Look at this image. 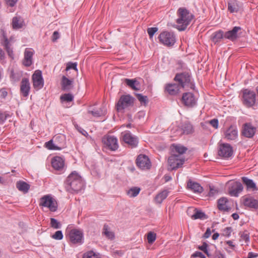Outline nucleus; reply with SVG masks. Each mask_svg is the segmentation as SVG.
<instances>
[{
    "instance_id": "1",
    "label": "nucleus",
    "mask_w": 258,
    "mask_h": 258,
    "mask_svg": "<svg viewBox=\"0 0 258 258\" xmlns=\"http://www.w3.org/2000/svg\"><path fill=\"white\" fill-rule=\"evenodd\" d=\"M174 81L176 83L169 84L165 87V90L171 95H176L181 88H184L190 82L189 75L187 73L177 74Z\"/></svg>"
},
{
    "instance_id": "2",
    "label": "nucleus",
    "mask_w": 258,
    "mask_h": 258,
    "mask_svg": "<svg viewBox=\"0 0 258 258\" xmlns=\"http://www.w3.org/2000/svg\"><path fill=\"white\" fill-rule=\"evenodd\" d=\"M65 187L67 191L71 193L78 192L83 189L84 182L81 176L74 171L68 176Z\"/></svg>"
},
{
    "instance_id": "3",
    "label": "nucleus",
    "mask_w": 258,
    "mask_h": 258,
    "mask_svg": "<svg viewBox=\"0 0 258 258\" xmlns=\"http://www.w3.org/2000/svg\"><path fill=\"white\" fill-rule=\"evenodd\" d=\"M177 25L175 27L179 31H184L190 24L194 15L185 8H179L177 11Z\"/></svg>"
},
{
    "instance_id": "4",
    "label": "nucleus",
    "mask_w": 258,
    "mask_h": 258,
    "mask_svg": "<svg viewBox=\"0 0 258 258\" xmlns=\"http://www.w3.org/2000/svg\"><path fill=\"white\" fill-rule=\"evenodd\" d=\"M158 39L161 43L168 47L172 46L176 42L175 35L172 32H162L159 34Z\"/></svg>"
},
{
    "instance_id": "5",
    "label": "nucleus",
    "mask_w": 258,
    "mask_h": 258,
    "mask_svg": "<svg viewBox=\"0 0 258 258\" xmlns=\"http://www.w3.org/2000/svg\"><path fill=\"white\" fill-rule=\"evenodd\" d=\"M39 206L48 208L51 212H55L57 209L56 201L49 195H45L40 198Z\"/></svg>"
},
{
    "instance_id": "6",
    "label": "nucleus",
    "mask_w": 258,
    "mask_h": 258,
    "mask_svg": "<svg viewBox=\"0 0 258 258\" xmlns=\"http://www.w3.org/2000/svg\"><path fill=\"white\" fill-rule=\"evenodd\" d=\"M184 161L185 158L183 155L173 153L168 158L169 169L170 170L176 169L181 167Z\"/></svg>"
},
{
    "instance_id": "7",
    "label": "nucleus",
    "mask_w": 258,
    "mask_h": 258,
    "mask_svg": "<svg viewBox=\"0 0 258 258\" xmlns=\"http://www.w3.org/2000/svg\"><path fill=\"white\" fill-rule=\"evenodd\" d=\"M256 102L255 94L253 91L245 89L243 92V102L247 107H252Z\"/></svg>"
},
{
    "instance_id": "8",
    "label": "nucleus",
    "mask_w": 258,
    "mask_h": 258,
    "mask_svg": "<svg viewBox=\"0 0 258 258\" xmlns=\"http://www.w3.org/2000/svg\"><path fill=\"white\" fill-rule=\"evenodd\" d=\"M134 99L130 95H122L118 101L116 108L118 111H121L132 105Z\"/></svg>"
},
{
    "instance_id": "9",
    "label": "nucleus",
    "mask_w": 258,
    "mask_h": 258,
    "mask_svg": "<svg viewBox=\"0 0 258 258\" xmlns=\"http://www.w3.org/2000/svg\"><path fill=\"white\" fill-rule=\"evenodd\" d=\"M70 241L74 244H81L83 243V233L78 229H72L69 233Z\"/></svg>"
},
{
    "instance_id": "10",
    "label": "nucleus",
    "mask_w": 258,
    "mask_h": 258,
    "mask_svg": "<svg viewBox=\"0 0 258 258\" xmlns=\"http://www.w3.org/2000/svg\"><path fill=\"white\" fill-rule=\"evenodd\" d=\"M102 143L112 151H115L118 148L117 139L114 136H106L102 140Z\"/></svg>"
},
{
    "instance_id": "11",
    "label": "nucleus",
    "mask_w": 258,
    "mask_h": 258,
    "mask_svg": "<svg viewBox=\"0 0 258 258\" xmlns=\"http://www.w3.org/2000/svg\"><path fill=\"white\" fill-rule=\"evenodd\" d=\"M34 88L37 90L41 89L44 85V81L42 76V72L36 70L32 77Z\"/></svg>"
},
{
    "instance_id": "12",
    "label": "nucleus",
    "mask_w": 258,
    "mask_h": 258,
    "mask_svg": "<svg viewBox=\"0 0 258 258\" xmlns=\"http://www.w3.org/2000/svg\"><path fill=\"white\" fill-rule=\"evenodd\" d=\"M218 154L223 158H228L233 154L232 147L227 143L222 144L219 146Z\"/></svg>"
},
{
    "instance_id": "13",
    "label": "nucleus",
    "mask_w": 258,
    "mask_h": 258,
    "mask_svg": "<svg viewBox=\"0 0 258 258\" xmlns=\"http://www.w3.org/2000/svg\"><path fill=\"white\" fill-rule=\"evenodd\" d=\"M34 51L33 49L27 48L24 52V58L22 60V64L27 67L31 66L33 63V56Z\"/></svg>"
},
{
    "instance_id": "14",
    "label": "nucleus",
    "mask_w": 258,
    "mask_h": 258,
    "mask_svg": "<svg viewBox=\"0 0 258 258\" xmlns=\"http://www.w3.org/2000/svg\"><path fill=\"white\" fill-rule=\"evenodd\" d=\"M1 34L3 37L1 40L2 44L4 46L5 49L6 50L9 56L13 59L14 57V54L13 53V49L11 47V45L8 39L7 38L6 34L4 30H1Z\"/></svg>"
},
{
    "instance_id": "15",
    "label": "nucleus",
    "mask_w": 258,
    "mask_h": 258,
    "mask_svg": "<svg viewBox=\"0 0 258 258\" xmlns=\"http://www.w3.org/2000/svg\"><path fill=\"white\" fill-rule=\"evenodd\" d=\"M137 164L142 169H149L151 166L150 161L148 156L142 154L138 157Z\"/></svg>"
},
{
    "instance_id": "16",
    "label": "nucleus",
    "mask_w": 258,
    "mask_h": 258,
    "mask_svg": "<svg viewBox=\"0 0 258 258\" xmlns=\"http://www.w3.org/2000/svg\"><path fill=\"white\" fill-rule=\"evenodd\" d=\"M123 134V141L130 146L132 148H135L137 146L138 140L137 137L132 135L130 132H125Z\"/></svg>"
},
{
    "instance_id": "17",
    "label": "nucleus",
    "mask_w": 258,
    "mask_h": 258,
    "mask_svg": "<svg viewBox=\"0 0 258 258\" xmlns=\"http://www.w3.org/2000/svg\"><path fill=\"white\" fill-rule=\"evenodd\" d=\"M225 138L227 140H234L238 137V131L235 126L231 125L224 133Z\"/></svg>"
},
{
    "instance_id": "18",
    "label": "nucleus",
    "mask_w": 258,
    "mask_h": 258,
    "mask_svg": "<svg viewBox=\"0 0 258 258\" xmlns=\"http://www.w3.org/2000/svg\"><path fill=\"white\" fill-rule=\"evenodd\" d=\"M256 128L249 123H246L243 124L242 134L247 138L252 137L255 133Z\"/></svg>"
},
{
    "instance_id": "19",
    "label": "nucleus",
    "mask_w": 258,
    "mask_h": 258,
    "mask_svg": "<svg viewBox=\"0 0 258 258\" xmlns=\"http://www.w3.org/2000/svg\"><path fill=\"white\" fill-rule=\"evenodd\" d=\"M182 103L186 106L192 107L196 104L194 95L191 93H184L182 97Z\"/></svg>"
},
{
    "instance_id": "20",
    "label": "nucleus",
    "mask_w": 258,
    "mask_h": 258,
    "mask_svg": "<svg viewBox=\"0 0 258 258\" xmlns=\"http://www.w3.org/2000/svg\"><path fill=\"white\" fill-rule=\"evenodd\" d=\"M243 186L240 182H234L231 188H229V194L232 196L237 197L242 191Z\"/></svg>"
},
{
    "instance_id": "21",
    "label": "nucleus",
    "mask_w": 258,
    "mask_h": 258,
    "mask_svg": "<svg viewBox=\"0 0 258 258\" xmlns=\"http://www.w3.org/2000/svg\"><path fill=\"white\" fill-rule=\"evenodd\" d=\"M30 86L28 79H23L21 82L20 91L24 97H27L30 91Z\"/></svg>"
},
{
    "instance_id": "22",
    "label": "nucleus",
    "mask_w": 258,
    "mask_h": 258,
    "mask_svg": "<svg viewBox=\"0 0 258 258\" xmlns=\"http://www.w3.org/2000/svg\"><path fill=\"white\" fill-rule=\"evenodd\" d=\"M187 188L195 193H202L203 191V188L201 185L196 182L189 180L187 184Z\"/></svg>"
},
{
    "instance_id": "23",
    "label": "nucleus",
    "mask_w": 258,
    "mask_h": 258,
    "mask_svg": "<svg viewBox=\"0 0 258 258\" xmlns=\"http://www.w3.org/2000/svg\"><path fill=\"white\" fill-rule=\"evenodd\" d=\"M241 29V27L235 26L232 30L226 32L224 34V37L231 40H234L237 38V32Z\"/></svg>"
},
{
    "instance_id": "24",
    "label": "nucleus",
    "mask_w": 258,
    "mask_h": 258,
    "mask_svg": "<svg viewBox=\"0 0 258 258\" xmlns=\"http://www.w3.org/2000/svg\"><path fill=\"white\" fill-rule=\"evenodd\" d=\"M25 25L23 19L20 16L13 17L12 22V26L14 29H19Z\"/></svg>"
},
{
    "instance_id": "25",
    "label": "nucleus",
    "mask_w": 258,
    "mask_h": 258,
    "mask_svg": "<svg viewBox=\"0 0 258 258\" xmlns=\"http://www.w3.org/2000/svg\"><path fill=\"white\" fill-rule=\"evenodd\" d=\"M228 200L226 198H221L218 201L217 207L219 210L224 212H228L230 210V208L228 207L227 204Z\"/></svg>"
},
{
    "instance_id": "26",
    "label": "nucleus",
    "mask_w": 258,
    "mask_h": 258,
    "mask_svg": "<svg viewBox=\"0 0 258 258\" xmlns=\"http://www.w3.org/2000/svg\"><path fill=\"white\" fill-rule=\"evenodd\" d=\"M243 204L245 206L250 208L258 209V201L252 197L245 198L244 200Z\"/></svg>"
},
{
    "instance_id": "27",
    "label": "nucleus",
    "mask_w": 258,
    "mask_h": 258,
    "mask_svg": "<svg viewBox=\"0 0 258 258\" xmlns=\"http://www.w3.org/2000/svg\"><path fill=\"white\" fill-rule=\"evenodd\" d=\"M51 164L54 169L60 170L63 168L64 166V161L63 159L60 157H55L52 159Z\"/></svg>"
},
{
    "instance_id": "28",
    "label": "nucleus",
    "mask_w": 258,
    "mask_h": 258,
    "mask_svg": "<svg viewBox=\"0 0 258 258\" xmlns=\"http://www.w3.org/2000/svg\"><path fill=\"white\" fill-rule=\"evenodd\" d=\"M124 82L133 90L136 91L140 90V83L136 79H125Z\"/></svg>"
},
{
    "instance_id": "29",
    "label": "nucleus",
    "mask_w": 258,
    "mask_h": 258,
    "mask_svg": "<svg viewBox=\"0 0 258 258\" xmlns=\"http://www.w3.org/2000/svg\"><path fill=\"white\" fill-rule=\"evenodd\" d=\"M61 88L64 91H69L73 87L72 81L68 79L66 77L63 76L61 80Z\"/></svg>"
},
{
    "instance_id": "30",
    "label": "nucleus",
    "mask_w": 258,
    "mask_h": 258,
    "mask_svg": "<svg viewBox=\"0 0 258 258\" xmlns=\"http://www.w3.org/2000/svg\"><path fill=\"white\" fill-rule=\"evenodd\" d=\"M16 185L18 189L24 193H27L30 188L29 184L23 181L18 182Z\"/></svg>"
},
{
    "instance_id": "31",
    "label": "nucleus",
    "mask_w": 258,
    "mask_h": 258,
    "mask_svg": "<svg viewBox=\"0 0 258 258\" xmlns=\"http://www.w3.org/2000/svg\"><path fill=\"white\" fill-rule=\"evenodd\" d=\"M187 150V148L181 145H173L172 152L177 155H182Z\"/></svg>"
},
{
    "instance_id": "32",
    "label": "nucleus",
    "mask_w": 258,
    "mask_h": 258,
    "mask_svg": "<svg viewBox=\"0 0 258 258\" xmlns=\"http://www.w3.org/2000/svg\"><path fill=\"white\" fill-rule=\"evenodd\" d=\"M242 180L243 183L246 185L248 189H252L253 190L256 189L255 184L251 179H250L246 177H242Z\"/></svg>"
},
{
    "instance_id": "33",
    "label": "nucleus",
    "mask_w": 258,
    "mask_h": 258,
    "mask_svg": "<svg viewBox=\"0 0 258 258\" xmlns=\"http://www.w3.org/2000/svg\"><path fill=\"white\" fill-rule=\"evenodd\" d=\"M102 233L108 239H113L114 238V233L109 230L107 224L104 225Z\"/></svg>"
},
{
    "instance_id": "34",
    "label": "nucleus",
    "mask_w": 258,
    "mask_h": 258,
    "mask_svg": "<svg viewBox=\"0 0 258 258\" xmlns=\"http://www.w3.org/2000/svg\"><path fill=\"white\" fill-rule=\"evenodd\" d=\"M183 133L185 134H189L193 132L192 125L188 122H184L181 126Z\"/></svg>"
},
{
    "instance_id": "35",
    "label": "nucleus",
    "mask_w": 258,
    "mask_h": 258,
    "mask_svg": "<svg viewBox=\"0 0 258 258\" xmlns=\"http://www.w3.org/2000/svg\"><path fill=\"white\" fill-rule=\"evenodd\" d=\"M168 196V191L164 190L158 194L155 198V202L158 204H161Z\"/></svg>"
},
{
    "instance_id": "36",
    "label": "nucleus",
    "mask_w": 258,
    "mask_h": 258,
    "mask_svg": "<svg viewBox=\"0 0 258 258\" xmlns=\"http://www.w3.org/2000/svg\"><path fill=\"white\" fill-rule=\"evenodd\" d=\"M191 218L194 220L198 219H205L207 218V216L204 213L196 209L195 213L192 214V215H191Z\"/></svg>"
},
{
    "instance_id": "37",
    "label": "nucleus",
    "mask_w": 258,
    "mask_h": 258,
    "mask_svg": "<svg viewBox=\"0 0 258 258\" xmlns=\"http://www.w3.org/2000/svg\"><path fill=\"white\" fill-rule=\"evenodd\" d=\"M223 37H224V33H223V32L222 31L220 30L219 31H217V32H215L213 34V38H212L213 41L215 43H216L218 42H219Z\"/></svg>"
},
{
    "instance_id": "38",
    "label": "nucleus",
    "mask_w": 258,
    "mask_h": 258,
    "mask_svg": "<svg viewBox=\"0 0 258 258\" xmlns=\"http://www.w3.org/2000/svg\"><path fill=\"white\" fill-rule=\"evenodd\" d=\"M140 188L138 187H134L130 189L127 192V195L131 198L135 197L139 194Z\"/></svg>"
},
{
    "instance_id": "39",
    "label": "nucleus",
    "mask_w": 258,
    "mask_h": 258,
    "mask_svg": "<svg viewBox=\"0 0 258 258\" xmlns=\"http://www.w3.org/2000/svg\"><path fill=\"white\" fill-rule=\"evenodd\" d=\"M83 258H100V256L99 253L90 250L84 253Z\"/></svg>"
},
{
    "instance_id": "40",
    "label": "nucleus",
    "mask_w": 258,
    "mask_h": 258,
    "mask_svg": "<svg viewBox=\"0 0 258 258\" xmlns=\"http://www.w3.org/2000/svg\"><path fill=\"white\" fill-rule=\"evenodd\" d=\"M228 9L231 13L237 12L238 11V6L236 2L228 3Z\"/></svg>"
},
{
    "instance_id": "41",
    "label": "nucleus",
    "mask_w": 258,
    "mask_h": 258,
    "mask_svg": "<svg viewBox=\"0 0 258 258\" xmlns=\"http://www.w3.org/2000/svg\"><path fill=\"white\" fill-rule=\"evenodd\" d=\"M46 147L49 150H59L61 149L60 147H59L55 145L52 140H50L49 141L46 142L45 143Z\"/></svg>"
},
{
    "instance_id": "42",
    "label": "nucleus",
    "mask_w": 258,
    "mask_h": 258,
    "mask_svg": "<svg viewBox=\"0 0 258 258\" xmlns=\"http://www.w3.org/2000/svg\"><path fill=\"white\" fill-rule=\"evenodd\" d=\"M136 95L137 99L142 104L146 105L148 103V100L147 96H144L139 93L136 94Z\"/></svg>"
},
{
    "instance_id": "43",
    "label": "nucleus",
    "mask_w": 258,
    "mask_h": 258,
    "mask_svg": "<svg viewBox=\"0 0 258 258\" xmlns=\"http://www.w3.org/2000/svg\"><path fill=\"white\" fill-rule=\"evenodd\" d=\"M156 235L153 232H149L147 234V240L149 243H153L156 240Z\"/></svg>"
},
{
    "instance_id": "44",
    "label": "nucleus",
    "mask_w": 258,
    "mask_h": 258,
    "mask_svg": "<svg viewBox=\"0 0 258 258\" xmlns=\"http://www.w3.org/2000/svg\"><path fill=\"white\" fill-rule=\"evenodd\" d=\"M88 112L92 114L95 117H99L104 114L105 110H103L102 109L100 108L99 110L95 111L89 110Z\"/></svg>"
},
{
    "instance_id": "45",
    "label": "nucleus",
    "mask_w": 258,
    "mask_h": 258,
    "mask_svg": "<svg viewBox=\"0 0 258 258\" xmlns=\"http://www.w3.org/2000/svg\"><path fill=\"white\" fill-rule=\"evenodd\" d=\"M51 227L54 229H59L61 227V224L54 218L50 219Z\"/></svg>"
},
{
    "instance_id": "46",
    "label": "nucleus",
    "mask_w": 258,
    "mask_h": 258,
    "mask_svg": "<svg viewBox=\"0 0 258 258\" xmlns=\"http://www.w3.org/2000/svg\"><path fill=\"white\" fill-rule=\"evenodd\" d=\"M74 97L71 94H64L61 96L60 99L62 101L70 102L73 100Z\"/></svg>"
},
{
    "instance_id": "47",
    "label": "nucleus",
    "mask_w": 258,
    "mask_h": 258,
    "mask_svg": "<svg viewBox=\"0 0 258 258\" xmlns=\"http://www.w3.org/2000/svg\"><path fill=\"white\" fill-rule=\"evenodd\" d=\"M241 240L245 241L246 242L249 241V235L247 231H245L239 233Z\"/></svg>"
},
{
    "instance_id": "48",
    "label": "nucleus",
    "mask_w": 258,
    "mask_h": 258,
    "mask_svg": "<svg viewBox=\"0 0 258 258\" xmlns=\"http://www.w3.org/2000/svg\"><path fill=\"white\" fill-rule=\"evenodd\" d=\"M52 238L56 240H61L63 238L62 233L61 231H57L52 235Z\"/></svg>"
},
{
    "instance_id": "49",
    "label": "nucleus",
    "mask_w": 258,
    "mask_h": 258,
    "mask_svg": "<svg viewBox=\"0 0 258 258\" xmlns=\"http://www.w3.org/2000/svg\"><path fill=\"white\" fill-rule=\"evenodd\" d=\"M157 31H158V28L157 27L149 28L147 29V32L150 36V38H151L153 36L154 34L156 32H157Z\"/></svg>"
},
{
    "instance_id": "50",
    "label": "nucleus",
    "mask_w": 258,
    "mask_h": 258,
    "mask_svg": "<svg viewBox=\"0 0 258 258\" xmlns=\"http://www.w3.org/2000/svg\"><path fill=\"white\" fill-rule=\"evenodd\" d=\"M208 244L206 242H204L203 245L199 247V249L204 251L208 257H210V254L207 249Z\"/></svg>"
},
{
    "instance_id": "51",
    "label": "nucleus",
    "mask_w": 258,
    "mask_h": 258,
    "mask_svg": "<svg viewBox=\"0 0 258 258\" xmlns=\"http://www.w3.org/2000/svg\"><path fill=\"white\" fill-rule=\"evenodd\" d=\"M210 258H225V255L221 253L220 251H216L213 255H211Z\"/></svg>"
},
{
    "instance_id": "52",
    "label": "nucleus",
    "mask_w": 258,
    "mask_h": 258,
    "mask_svg": "<svg viewBox=\"0 0 258 258\" xmlns=\"http://www.w3.org/2000/svg\"><path fill=\"white\" fill-rule=\"evenodd\" d=\"M232 231V229L230 227L225 228L223 230V234L225 236H229Z\"/></svg>"
},
{
    "instance_id": "53",
    "label": "nucleus",
    "mask_w": 258,
    "mask_h": 258,
    "mask_svg": "<svg viewBox=\"0 0 258 258\" xmlns=\"http://www.w3.org/2000/svg\"><path fill=\"white\" fill-rule=\"evenodd\" d=\"M191 258H206V257L201 252L197 251L191 255Z\"/></svg>"
},
{
    "instance_id": "54",
    "label": "nucleus",
    "mask_w": 258,
    "mask_h": 258,
    "mask_svg": "<svg viewBox=\"0 0 258 258\" xmlns=\"http://www.w3.org/2000/svg\"><path fill=\"white\" fill-rule=\"evenodd\" d=\"M210 124L214 128H217L218 127V120L217 119H213L209 121Z\"/></svg>"
},
{
    "instance_id": "55",
    "label": "nucleus",
    "mask_w": 258,
    "mask_h": 258,
    "mask_svg": "<svg viewBox=\"0 0 258 258\" xmlns=\"http://www.w3.org/2000/svg\"><path fill=\"white\" fill-rule=\"evenodd\" d=\"M70 69H74L76 71H77V63H72V62H69V63H68V65L67 67V70H68Z\"/></svg>"
},
{
    "instance_id": "56",
    "label": "nucleus",
    "mask_w": 258,
    "mask_h": 258,
    "mask_svg": "<svg viewBox=\"0 0 258 258\" xmlns=\"http://www.w3.org/2000/svg\"><path fill=\"white\" fill-rule=\"evenodd\" d=\"M8 95V92L5 89L0 90V99H5Z\"/></svg>"
},
{
    "instance_id": "57",
    "label": "nucleus",
    "mask_w": 258,
    "mask_h": 258,
    "mask_svg": "<svg viewBox=\"0 0 258 258\" xmlns=\"http://www.w3.org/2000/svg\"><path fill=\"white\" fill-rule=\"evenodd\" d=\"M6 3L10 7H14L17 3L18 0H6Z\"/></svg>"
},
{
    "instance_id": "58",
    "label": "nucleus",
    "mask_w": 258,
    "mask_h": 258,
    "mask_svg": "<svg viewBox=\"0 0 258 258\" xmlns=\"http://www.w3.org/2000/svg\"><path fill=\"white\" fill-rule=\"evenodd\" d=\"M195 210L196 209L195 208H188L187 210L186 213L187 215L191 217V215H192V214L195 213Z\"/></svg>"
},
{
    "instance_id": "59",
    "label": "nucleus",
    "mask_w": 258,
    "mask_h": 258,
    "mask_svg": "<svg viewBox=\"0 0 258 258\" xmlns=\"http://www.w3.org/2000/svg\"><path fill=\"white\" fill-rule=\"evenodd\" d=\"M211 234V231L210 228H208L204 234V237L205 238H209Z\"/></svg>"
},
{
    "instance_id": "60",
    "label": "nucleus",
    "mask_w": 258,
    "mask_h": 258,
    "mask_svg": "<svg viewBox=\"0 0 258 258\" xmlns=\"http://www.w3.org/2000/svg\"><path fill=\"white\" fill-rule=\"evenodd\" d=\"M59 38V33L57 31H54L52 35V40L55 41Z\"/></svg>"
},
{
    "instance_id": "61",
    "label": "nucleus",
    "mask_w": 258,
    "mask_h": 258,
    "mask_svg": "<svg viewBox=\"0 0 258 258\" xmlns=\"http://www.w3.org/2000/svg\"><path fill=\"white\" fill-rule=\"evenodd\" d=\"M7 118V115L6 113L0 112V120L2 121H5Z\"/></svg>"
},
{
    "instance_id": "62",
    "label": "nucleus",
    "mask_w": 258,
    "mask_h": 258,
    "mask_svg": "<svg viewBox=\"0 0 258 258\" xmlns=\"http://www.w3.org/2000/svg\"><path fill=\"white\" fill-rule=\"evenodd\" d=\"M226 243L232 248L234 249L235 247V245L233 244V242L231 240L227 241Z\"/></svg>"
},
{
    "instance_id": "63",
    "label": "nucleus",
    "mask_w": 258,
    "mask_h": 258,
    "mask_svg": "<svg viewBox=\"0 0 258 258\" xmlns=\"http://www.w3.org/2000/svg\"><path fill=\"white\" fill-rule=\"evenodd\" d=\"M217 192V190L214 189L213 188H210V192H209V195L210 196H213L215 193H216Z\"/></svg>"
},
{
    "instance_id": "64",
    "label": "nucleus",
    "mask_w": 258,
    "mask_h": 258,
    "mask_svg": "<svg viewBox=\"0 0 258 258\" xmlns=\"http://www.w3.org/2000/svg\"><path fill=\"white\" fill-rule=\"evenodd\" d=\"M232 217L234 220H237L239 218V215L237 213H233L232 215Z\"/></svg>"
}]
</instances>
